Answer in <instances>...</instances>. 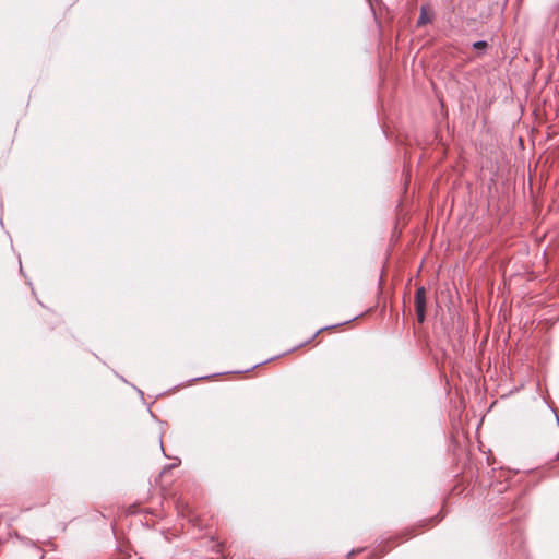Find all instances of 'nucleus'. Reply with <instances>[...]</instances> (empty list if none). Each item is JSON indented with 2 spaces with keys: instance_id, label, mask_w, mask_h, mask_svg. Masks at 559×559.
I'll return each instance as SVG.
<instances>
[{
  "instance_id": "2",
  "label": "nucleus",
  "mask_w": 559,
  "mask_h": 559,
  "mask_svg": "<svg viewBox=\"0 0 559 559\" xmlns=\"http://www.w3.org/2000/svg\"><path fill=\"white\" fill-rule=\"evenodd\" d=\"M432 22V17L427 12V5H421L420 14L417 20V26H424Z\"/></svg>"
},
{
  "instance_id": "3",
  "label": "nucleus",
  "mask_w": 559,
  "mask_h": 559,
  "mask_svg": "<svg viewBox=\"0 0 559 559\" xmlns=\"http://www.w3.org/2000/svg\"><path fill=\"white\" fill-rule=\"evenodd\" d=\"M488 47V44L486 40H478L473 43V49L475 50H484Z\"/></svg>"
},
{
  "instance_id": "1",
  "label": "nucleus",
  "mask_w": 559,
  "mask_h": 559,
  "mask_svg": "<svg viewBox=\"0 0 559 559\" xmlns=\"http://www.w3.org/2000/svg\"><path fill=\"white\" fill-rule=\"evenodd\" d=\"M415 308L418 321L424 322L426 318V290L424 287L416 289Z\"/></svg>"
}]
</instances>
